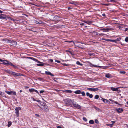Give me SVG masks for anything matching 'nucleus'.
<instances>
[{"label": "nucleus", "instance_id": "4be33fe9", "mask_svg": "<svg viewBox=\"0 0 128 128\" xmlns=\"http://www.w3.org/2000/svg\"><path fill=\"white\" fill-rule=\"evenodd\" d=\"M74 93L76 94H80L81 93V91L79 90H78L74 92Z\"/></svg>", "mask_w": 128, "mask_h": 128}, {"label": "nucleus", "instance_id": "de8ad7c7", "mask_svg": "<svg viewBox=\"0 0 128 128\" xmlns=\"http://www.w3.org/2000/svg\"><path fill=\"white\" fill-rule=\"evenodd\" d=\"M111 122L112 123V125L113 126L114 124L115 123V121H111Z\"/></svg>", "mask_w": 128, "mask_h": 128}, {"label": "nucleus", "instance_id": "603ef678", "mask_svg": "<svg viewBox=\"0 0 128 128\" xmlns=\"http://www.w3.org/2000/svg\"><path fill=\"white\" fill-rule=\"evenodd\" d=\"M124 127L125 128H128V125L127 124L125 125L124 126Z\"/></svg>", "mask_w": 128, "mask_h": 128}, {"label": "nucleus", "instance_id": "ddd939ff", "mask_svg": "<svg viewBox=\"0 0 128 128\" xmlns=\"http://www.w3.org/2000/svg\"><path fill=\"white\" fill-rule=\"evenodd\" d=\"M116 111L118 113H121L123 111V110L122 108H119L116 109Z\"/></svg>", "mask_w": 128, "mask_h": 128}, {"label": "nucleus", "instance_id": "c756f323", "mask_svg": "<svg viewBox=\"0 0 128 128\" xmlns=\"http://www.w3.org/2000/svg\"><path fill=\"white\" fill-rule=\"evenodd\" d=\"M10 65L13 66L15 68H17V66H16L14 65L11 62V63Z\"/></svg>", "mask_w": 128, "mask_h": 128}, {"label": "nucleus", "instance_id": "8fccbe9b", "mask_svg": "<svg viewBox=\"0 0 128 128\" xmlns=\"http://www.w3.org/2000/svg\"><path fill=\"white\" fill-rule=\"evenodd\" d=\"M44 92V90H41L40 91V93H41Z\"/></svg>", "mask_w": 128, "mask_h": 128}, {"label": "nucleus", "instance_id": "09e8293b", "mask_svg": "<svg viewBox=\"0 0 128 128\" xmlns=\"http://www.w3.org/2000/svg\"><path fill=\"white\" fill-rule=\"evenodd\" d=\"M55 62H57L58 63H60V61L58 60H56Z\"/></svg>", "mask_w": 128, "mask_h": 128}, {"label": "nucleus", "instance_id": "473e14b6", "mask_svg": "<svg viewBox=\"0 0 128 128\" xmlns=\"http://www.w3.org/2000/svg\"><path fill=\"white\" fill-rule=\"evenodd\" d=\"M4 71L10 74V73L11 72V71H10V70H4Z\"/></svg>", "mask_w": 128, "mask_h": 128}, {"label": "nucleus", "instance_id": "20e7f679", "mask_svg": "<svg viewBox=\"0 0 128 128\" xmlns=\"http://www.w3.org/2000/svg\"><path fill=\"white\" fill-rule=\"evenodd\" d=\"M7 42L10 44L11 46H16L17 45V42L16 41L12 40H8Z\"/></svg>", "mask_w": 128, "mask_h": 128}, {"label": "nucleus", "instance_id": "a211bd4d", "mask_svg": "<svg viewBox=\"0 0 128 128\" xmlns=\"http://www.w3.org/2000/svg\"><path fill=\"white\" fill-rule=\"evenodd\" d=\"M111 29V28H103L101 29L102 30H107L108 31L110 30Z\"/></svg>", "mask_w": 128, "mask_h": 128}, {"label": "nucleus", "instance_id": "aec40b11", "mask_svg": "<svg viewBox=\"0 0 128 128\" xmlns=\"http://www.w3.org/2000/svg\"><path fill=\"white\" fill-rule=\"evenodd\" d=\"M83 22H85L87 24H90L92 23L90 21L84 20L83 21Z\"/></svg>", "mask_w": 128, "mask_h": 128}, {"label": "nucleus", "instance_id": "774afa93", "mask_svg": "<svg viewBox=\"0 0 128 128\" xmlns=\"http://www.w3.org/2000/svg\"><path fill=\"white\" fill-rule=\"evenodd\" d=\"M118 28H119L120 29L121 28V26H119L118 27Z\"/></svg>", "mask_w": 128, "mask_h": 128}, {"label": "nucleus", "instance_id": "423d86ee", "mask_svg": "<svg viewBox=\"0 0 128 128\" xmlns=\"http://www.w3.org/2000/svg\"><path fill=\"white\" fill-rule=\"evenodd\" d=\"M72 104L73 105L74 107L78 109H80L81 107V106L80 105L78 104L74 103L73 102H72Z\"/></svg>", "mask_w": 128, "mask_h": 128}, {"label": "nucleus", "instance_id": "72a5a7b5", "mask_svg": "<svg viewBox=\"0 0 128 128\" xmlns=\"http://www.w3.org/2000/svg\"><path fill=\"white\" fill-rule=\"evenodd\" d=\"M121 39V38H116V43H117V42L118 41H120Z\"/></svg>", "mask_w": 128, "mask_h": 128}, {"label": "nucleus", "instance_id": "a18cd8bd", "mask_svg": "<svg viewBox=\"0 0 128 128\" xmlns=\"http://www.w3.org/2000/svg\"><path fill=\"white\" fill-rule=\"evenodd\" d=\"M110 0V2H112L114 3L115 2V0Z\"/></svg>", "mask_w": 128, "mask_h": 128}, {"label": "nucleus", "instance_id": "2eb2a0df", "mask_svg": "<svg viewBox=\"0 0 128 128\" xmlns=\"http://www.w3.org/2000/svg\"><path fill=\"white\" fill-rule=\"evenodd\" d=\"M105 77L107 78H112V76L110 74L108 73L106 74Z\"/></svg>", "mask_w": 128, "mask_h": 128}, {"label": "nucleus", "instance_id": "f3484780", "mask_svg": "<svg viewBox=\"0 0 128 128\" xmlns=\"http://www.w3.org/2000/svg\"><path fill=\"white\" fill-rule=\"evenodd\" d=\"M86 95L88 96H89L90 98H92L93 97V96L92 94H90L88 92H86Z\"/></svg>", "mask_w": 128, "mask_h": 128}, {"label": "nucleus", "instance_id": "69168bd1", "mask_svg": "<svg viewBox=\"0 0 128 128\" xmlns=\"http://www.w3.org/2000/svg\"><path fill=\"white\" fill-rule=\"evenodd\" d=\"M68 10H70V9H71V8L70 7H68Z\"/></svg>", "mask_w": 128, "mask_h": 128}, {"label": "nucleus", "instance_id": "dca6fc26", "mask_svg": "<svg viewBox=\"0 0 128 128\" xmlns=\"http://www.w3.org/2000/svg\"><path fill=\"white\" fill-rule=\"evenodd\" d=\"M45 73L48 75H50L52 76H54V75L52 74L50 72L48 71H46Z\"/></svg>", "mask_w": 128, "mask_h": 128}, {"label": "nucleus", "instance_id": "a878e982", "mask_svg": "<svg viewBox=\"0 0 128 128\" xmlns=\"http://www.w3.org/2000/svg\"><path fill=\"white\" fill-rule=\"evenodd\" d=\"M89 123L90 124H93L94 123V122L93 120H90L89 121Z\"/></svg>", "mask_w": 128, "mask_h": 128}, {"label": "nucleus", "instance_id": "4c0bfd02", "mask_svg": "<svg viewBox=\"0 0 128 128\" xmlns=\"http://www.w3.org/2000/svg\"><path fill=\"white\" fill-rule=\"evenodd\" d=\"M99 97V96L98 95H96L94 97V98L96 99H98Z\"/></svg>", "mask_w": 128, "mask_h": 128}, {"label": "nucleus", "instance_id": "5fc2aeb1", "mask_svg": "<svg viewBox=\"0 0 128 128\" xmlns=\"http://www.w3.org/2000/svg\"><path fill=\"white\" fill-rule=\"evenodd\" d=\"M57 128H62L61 126H57Z\"/></svg>", "mask_w": 128, "mask_h": 128}, {"label": "nucleus", "instance_id": "9d476101", "mask_svg": "<svg viewBox=\"0 0 128 128\" xmlns=\"http://www.w3.org/2000/svg\"><path fill=\"white\" fill-rule=\"evenodd\" d=\"M118 88H115L113 87H110L111 89L113 91H117V92H120V90H118Z\"/></svg>", "mask_w": 128, "mask_h": 128}, {"label": "nucleus", "instance_id": "e2e57ef3", "mask_svg": "<svg viewBox=\"0 0 128 128\" xmlns=\"http://www.w3.org/2000/svg\"><path fill=\"white\" fill-rule=\"evenodd\" d=\"M76 46H77V47H80V46H79V45H78V46H77V45H75Z\"/></svg>", "mask_w": 128, "mask_h": 128}, {"label": "nucleus", "instance_id": "58836bf2", "mask_svg": "<svg viewBox=\"0 0 128 128\" xmlns=\"http://www.w3.org/2000/svg\"><path fill=\"white\" fill-rule=\"evenodd\" d=\"M6 18V17L4 16H0V19H5Z\"/></svg>", "mask_w": 128, "mask_h": 128}, {"label": "nucleus", "instance_id": "0e129e2a", "mask_svg": "<svg viewBox=\"0 0 128 128\" xmlns=\"http://www.w3.org/2000/svg\"><path fill=\"white\" fill-rule=\"evenodd\" d=\"M2 13V11H1L0 10V13Z\"/></svg>", "mask_w": 128, "mask_h": 128}, {"label": "nucleus", "instance_id": "f8f14e48", "mask_svg": "<svg viewBox=\"0 0 128 128\" xmlns=\"http://www.w3.org/2000/svg\"><path fill=\"white\" fill-rule=\"evenodd\" d=\"M10 74L13 75L14 76H18L20 75V74L17 73L12 71H11L10 73Z\"/></svg>", "mask_w": 128, "mask_h": 128}, {"label": "nucleus", "instance_id": "f257e3e1", "mask_svg": "<svg viewBox=\"0 0 128 128\" xmlns=\"http://www.w3.org/2000/svg\"><path fill=\"white\" fill-rule=\"evenodd\" d=\"M41 109L45 112H48V109L46 103L42 102L40 103V105H38Z\"/></svg>", "mask_w": 128, "mask_h": 128}, {"label": "nucleus", "instance_id": "79ce46f5", "mask_svg": "<svg viewBox=\"0 0 128 128\" xmlns=\"http://www.w3.org/2000/svg\"><path fill=\"white\" fill-rule=\"evenodd\" d=\"M94 108L95 109H96V110H99V109L97 107H96V106H94Z\"/></svg>", "mask_w": 128, "mask_h": 128}, {"label": "nucleus", "instance_id": "0eeeda50", "mask_svg": "<svg viewBox=\"0 0 128 128\" xmlns=\"http://www.w3.org/2000/svg\"><path fill=\"white\" fill-rule=\"evenodd\" d=\"M21 109V108L20 107H18L16 108L15 109L16 110V114L17 115V116L18 117L19 116V110H20Z\"/></svg>", "mask_w": 128, "mask_h": 128}, {"label": "nucleus", "instance_id": "052dcab7", "mask_svg": "<svg viewBox=\"0 0 128 128\" xmlns=\"http://www.w3.org/2000/svg\"><path fill=\"white\" fill-rule=\"evenodd\" d=\"M9 19H10V20H14V19H12L11 18H9Z\"/></svg>", "mask_w": 128, "mask_h": 128}, {"label": "nucleus", "instance_id": "338daca9", "mask_svg": "<svg viewBox=\"0 0 128 128\" xmlns=\"http://www.w3.org/2000/svg\"><path fill=\"white\" fill-rule=\"evenodd\" d=\"M95 32L96 33V35H98V32Z\"/></svg>", "mask_w": 128, "mask_h": 128}, {"label": "nucleus", "instance_id": "c9c22d12", "mask_svg": "<svg viewBox=\"0 0 128 128\" xmlns=\"http://www.w3.org/2000/svg\"><path fill=\"white\" fill-rule=\"evenodd\" d=\"M76 64L78 65H80L81 66L82 65V64H81L79 61H77L76 62Z\"/></svg>", "mask_w": 128, "mask_h": 128}, {"label": "nucleus", "instance_id": "6ab92c4d", "mask_svg": "<svg viewBox=\"0 0 128 128\" xmlns=\"http://www.w3.org/2000/svg\"><path fill=\"white\" fill-rule=\"evenodd\" d=\"M63 92H66L67 93H71L72 92V90H66L63 91Z\"/></svg>", "mask_w": 128, "mask_h": 128}, {"label": "nucleus", "instance_id": "9b49d317", "mask_svg": "<svg viewBox=\"0 0 128 128\" xmlns=\"http://www.w3.org/2000/svg\"><path fill=\"white\" fill-rule=\"evenodd\" d=\"M29 91L30 92H36L39 95H40V94L39 92H38V91L36 90H35L34 88H30L29 89Z\"/></svg>", "mask_w": 128, "mask_h": 128}, {"label": "nucleus", "instance_id": "4d7b16f0", "mask_svg": "<svg viewBox=\"0 0 128 128\" xmlns=\"http://www.w3.org/2000/svg\"><path fill=\"white\" fill-rule=\"evenodd\" d=\"M49 60L51 62H52L53 61V60L52 59H50Z\"/></svg>", "mask_w": 128, "mask_h": 128}, {"label": "nucleus", "instance_id": "393cba45", "mask_svg": "<svg viewBox=\"0 0 128 128\" xmlns=\"http://www.w3.org/2000/svg\"><path fill=\"white\" fill-rule=\"evenodd\" d=\"M109 100H110V101H112V102H114V103H116V104H118V103L117 102H116V101H114V100H112L111 99H109ZM119 105H120V104H119Z\"/></svg>", "mask_w": 128, "mask_h": 128}, {"label": "nucleus", "instance_id": "b1692460", "mask_svg": "<svg viewBox=\"0 0 128 128\" xmlns=\"http://www.w3.org/2000/svg\"><path fill=\"white\" fill-rule=\"evenodd\" d=\"M102 100L104 102L106 103H107L108 102V100H107L105 99H103L102 98Z\"/></svg>", "mask_w": 128, "mask_h": 128}, {"label": "nucleus", "instance_id": "bb28decb", "mask_svg": "<svg viewBox=\"0 0 128 128\" xmlns=\"http://www.w3.org/2000/svg\"><path fill=\"white\" fill-rule=\"evenodd\" d=\"M0 94L3 97H4L5 96V94L1 92H0Z\"/></svg>", "mask_w": 128, "mask_h": 128}, {"label": "nucleus", "instance_id": "7c9ffc66", "mask_svg": "<svg viewBox=\"0 0 128 128\" xmlns=\"http://www.w3.org/2000/svg\"><path fill=\"white\" fill-rule=\"evenodd\" d=\"M106 125L107 126H109L110 128H112L113 126L112 124H106Z\"/></svg>", "mask_w": 128, "mask_h": 128}, {"label": "nucleus", "instance_id": "13d9d810", "mask_svg": "<svg viewBox=\"0 0 128 128\" xmlns=\"http://www.w3.org/2000/svg\"><path fill=\"white\" fill-rule=\"evenodd\" d=\"M102 16H106V15L105 14H102Z\"/></svg>", "mask_w": 128, "mask_h": 128}, {"label": "nucleus", "instance_id": "2f4dec72", "mask_svg": "<svg viewBox=\"0 0 128 128\" xmlns=\"http://www.w3.org/2000/svg\"><path fill=\"white\" fill-rule=\"evenodd\" d=\"M12 122L10 121H9L8 123V127H10L12 124Z\"/></svg>", "mask_w": 128, "mask_h": 128}, {"label": "nucleus", "instance_id": "f704fd0d", "mask_svg": "<svg viewBox=\"0 0 128 128\" xmlns=\"http://www.w3.org/2000/svg\"><path fill=\"white\" fill-rule=\"evenodd\" d=\"M70 4H74L75 5H76V4H77L76 2H70Z\"/></svg>", "mask_w": 128, "mask_h": 128}, {"label": "nucleus", "instance_id": "c85d7f7f", "mask_svg": "<svg viewBox=\"0 0 128 128\" xmlns=\"http://www.w3.org/2000/svg\"><path fill=\"white\" fill-rule=\"evenodd\" d=\"M91 66H93L94 67H100V66H98L97 65H93L92 64H91Z\"/></svg>", "mask_w": 128, "mask_h": 128}, {"label": "nucleus", "instance_id": "cd10ccee", "mask_svg": "<svg viewBox=\"0 0 128 128\" xmlns=\"http://www.w3.org/2000/svg\"><path fill=\"white\" fill-rule=\"evenodd\" d=\"M32 98V100L34 101H36L38 102H40V100H36L34 98Z\"/></svg>", "mask_w": 128, "mask_h": 128}, {"label": "nucleus", "instance_id": "bf43d9fd", "mask_svg": "<svg viewBox=\"0 0 128 128\" xmlns=\"http://www.w3.org/2000/svg\"><path fill=\"white\" fill-rule=\"evenodd\" d=\"M84 24V23H81L80 24V25H83Z\"/></svg>", "mask_w": 128, "mask_h": 128}, {"label": "nucleus", "instance_id": "37998d69", "mask_svg": "<svg viewBox=\"0 0 128 128\" xmlns=\"http://www.w3.org/2000/svg\"><path fill=\"white\" fill-rule=\"evenodd\" d=\"M95 122L97 124H98L99 123V122L97 119L95 120Z\"/></svg>", "mask_w": 128, "mask_h": 128}, {"label": "nucleus", "instance_id": "5701e85b", "mask_svg": "<svg viewBox=\"0 0 128 128\" xmlns=\"http://www.w3.org/2000/svg\"><path fill=\"white\" fill-rule=\"evenodd\" d=\"M29 58H30L32 60H33L37 62H39V61L37 59L34 58H30V57H29Z\"/></svg>", "mask_w": 128, "mask_h": 128}, {"label": "nucleus", "instance_id": "e433bc0d", "mask_svg": "<svg viewBox=\"0 0 128 128\" xmlns=\"http://www.w3.org/2000/svg\"><path fill=\"white\" fill-rule=\"evenodd\" d=\"M81 94H82V96H84L85 95V93L84 92H82L81 93Z\"/></svg>", "mask_w": 128, "mask_h": 128}, {"label": "nucleus", "instance_id": "39448f33", "mask_svg": "<svg viewBox=\"0 0 128 128\" xmlns=\"http://www.w3.org/2000/svg\"><path fill=\"white\" fill-rule=\"evenodd\" d=\"M2 62H3L2 64L8 66L10 65L11 62L7 60H2Z\"/></svg>", "mask_w": 128, "mask_h": 128}, {"label": "nucleus", "instance_id": "412c9836", "mask_svg": "<svg viewBox=\"0 0 128 128\" xmlns=\"http://www.w3.org/2000/svg\"><path fill=\"white\" fill-rule=\"evenodd\" d=\"M106 40V41H110L111 42H114L117 43L116 42V40H109V39H107V40Z\"/></svg>", "mask_w": 128, "mask_h": 128}, {"label": "nucleus", "instance_id": "7ed1b4c3", "mask_svg": "<svg viewBox=\"0 0 128 128\" xmlns=\"http://www.w3.org/2000/svg\"><path fill=\"white\" fill-rule=\"evenodd\" d=\"M50 19L52 20L57 21L59 20L60 18L57 16H51L50 17Z\"/></svg>", "mask_w": 128, "mask_h": 128}, {"label": "nucleus", "instance_id": "3c124183", "mask_svg": "<svg viewBox=\"0 0 128 128\" xmlns=\"http://www.w3.org/2000/svg\"><path fill=\"white\" fill-rule=\"evenodd\" d=\"M100 36H103L105 35V34H104L102 33H101L100 34H99Z\"/></svg>", "mask_w": 128, "mask_h": 128}, {"label": "nucleus", "instance_id": "864d4df0", "mask_svg": "<svg viewBox=\"0 0 128 128\" xmlns=\"http://www.w3.org/2000/svg\"><path fill=\"white\" fill-rule=\"evenodd\" d=\"M35 116L37 117H39L40 116L39 115L37 114H36L35 115Z\"/></svg>", "mask_w": 128, "mask_h": 128}, {"label": "nucleus", "instance_id": "c03bdc74", "mask_svg": "<svg viewBox=\"0 0 128 128\" xmlns=\"http://www.w3.org/2000/svg\"><path fill=\"white\" fill-rule=\"evenodd\" d=\"M35 23L37 24H40L39 22L37 21H35Z\"/></svg>", "mask_w": 128, "mask_h": 128}, {"label": "nucleus", "instance_id": "49530a36", "mask_svg": "<svg viewBox=\"0 0 128 128\" xmlns=\"http://www.w3.org/2000/svg\"><path fill=\"white\" fill-rule=\"evenodd\" d=\"M120 73H122L123 74H124L126 72L125 71H122L120 72Z\"/></svg>", "mask_w": 128, "mask_h": 128}, {"label": "nucleus", "instance_id": "680f3d73", "mask_svg": "<svg viewBox=\"0 0 128 128\" xmlns=\"http://www.w3.org/2000/svg\"><path fill=\"white\" fill-rule=\"evenodd\" d=\"M128 30V29L127 28H126V29H125V31H126L127 30Z\"/></svg>", "mask_w": 128, "mask_h": 128}, {"label": "nucleus", "instance_id": "1a4fd4ad", "mask_svg": "<svg viewBox=\"0 0 128 128\" xmlns=\"http://www.w3.org/2000/svg\"><path fill=\"white\" fill-rule=\"evenodd\" d=\"M87 90H90V91L95 92L97 91L98 90V88H87Z\"/></svg>", "mask_w": 128, "mask_h": 128}, {"label": "nucleus", "instance_id": "f03ea898", "mask_svg": "<svg viewBox=\"0 0 128 128\" xmlns=\"http://www.w3.org/2000/svg\"><path fill=\"white\" fill-rule=\"evenodd\" d=\"M64 102L66 104L68 105H69L72 106V103L73 102L70 99L66 98L64 99L63 100Z\"/></svg>", "mask_w": 128, "mask_h": 128}, {"label": "nucleus", "instance_id": "6e6d98bb", "mask_svg": "<svg viewBox=\"0 0 128 128\" xmlns=\"http://www.w3.org/2000/svg\"><path fill=\"white\" fill-rule=\"evenodd\" d=\"M64 66H69V65L68 64H64Z\"/></svg>", "mask_w": 128, "mask_h": 128}, {"label": "nucleus", "instance_id": "6e6552de", "mask_svg": "<svg viewBox=\"0 0 128 128\" xmlns=\"http://www.w3.org/2000/svg\"><path fill=\"white\" fill-rule=\"evenodd\" d=\"M5 92L7 94L9 95H11L12 94H13L15 95H16V93L15 92H13L12 91H6Z\"/></svg>", "mask_w": 128, "mask_h": 128}, {"label": "nucleus", "instance_id": "a19ab883", "mask_svg": "<svg viewBox=\"0 0 128 128\" xmlns=\"http://www.w3.org/2000/svg\"><path fill=\"white\" fill-rule=\"evenodd\" d=\"M83 120L86 122L87 120V119H86V118L85 117H83Z\"/></svg>", "mask_w": 128, "mask_h": 128}, {"label": "nucleus", "instance_id": "ea45409f", "mask_svg": "<svg viewBox=\"0 0 128 128\" xmlns=\"http://www.w3.org/2000/svg\"><path fill=\"white\" fill-rule=\"evenodd\" d=\"M125 40L126 42H128V37H126V38Z\"/></svg>", "mask_w": 128, "mask_h": 128}, {"label": "nucleus", "instance_id": "4468645a", "mask_svg": "<svg viewBox=\"0 0 128 128\" xmlns=\"http://www.w3.org/2000/svg\"><path fill=\"white\" fill-rule=\"evenodd\" d=\"M38 62L39 63L36 64L37 66H44V64L43 63L40 62L39 61V62Z\"/></svg>", "mask_w": 128, "mask_h": 128}]
</instances>
